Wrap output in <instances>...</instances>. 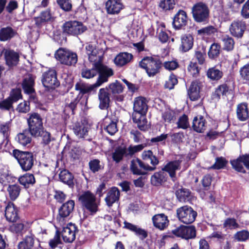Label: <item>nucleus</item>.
<instances>
[{
    "instance_id": "obj_1",
    "label": "nucleus",
    "mask_w": 249,
    "mask_h": 249,
    "mask_svg": "<svg viewBox=\"0 0 249 249\" xmlns=\"http://www.w3.org/2000/svg\"><path fill=\"white\" fill-rule=\"evenodd\" d=\"M95 67L99 69L100 72V75L95 83L92 85H89L82 82H79L76 84L75 89L79 92L80 94L83 95L95 90L104 83L107 82L108 77L113 74V70L107 66L97 64L95 65Z\"/></svg>"
},
{
    "instance_id": "obj_2",
    "label": "nucleus",
    "mask_w": 249,
    "mask_h": 249,
    "mask_svg": "<svg viewBox=\"0 0 249 249\" xmlns=\"http://www.w3.org/2000/svg\"><path fill=\"white\" fill-rule=\"evenodd\" d=\"M191 14L196 22L203 24L209 22L210 11L205 3L199 1L194 4L191 9Z\"/></svg>"
},
{
    "instance_id": "obj_3",
    "label": "nucleus",
    "mask_w": 249,
    "mask_h": 249,
    "mask_svg": "<svg viewBox=\"0 0 249 249\" xmlns=\"http://www.w3.org/2000/svg\"><path fill=\"white\" fill-rule=\"evenodd\" d=\"M162 61L158 58L145 56L141 59V68L144 69L149 77H154L160 72Z\"/></svg>"
},
{
    "instance_id": "obj_4",
    "label": "nucleus",
    "mask_w": 249,
    "mask_h": 249,
    "mask_svg": "<svg viewBox=\"0 0 249 249\" xmlns=\"http://www.w3.org/2000/svg\"><path fill=\"white\" fill-rule=\"evenodd\" d=\"M83 207L91 214H95L98 211L99 202L96 199L94 194L89 191L82 194L79 197Z\"/></svg>"
},
{
    "instance_id": "obj_5",
    "label": "nucleus",
    "mask_w": 249,
    "mask_h": 249,
    "mask_svg": "<svg viewBox=\"0 0 249 249\" xmlns=\"http://www.w3.org/2000/svg\"><path fill=\"white\" fill-rule=\"evenodd\" d=\"M142 157L144 161H141V176L147 174V171H152L156 169L155 166L159 161L157 158L154 156L151 150H144Z\"/></svg>"
},
{
    "instance_id": "obj_6",
    "label": "nucleus",
    "mask_w": 249,
    "mask_h": 249,
    "mask_svg": "<svg viewBox=\"0 0 249 249\" xmlns=\"http://www.w3.org/2000/svg\"><path fill=\"white\" fill-rule=\"evenodd\" d=\"M54 56L61 64L67 66H74L77 62L76 53L65 48L58 49Z\"/></svg>"
},
{
    "instance_id": "obj_7",
    "label": "nucleus",
    "mask_w": 249,
    "mask_h": 249,
    "mask_svg": "<svg viewBox=\"0 0 249 249\" xmlns=\"http://www.w3.org/2000/svg\"><path fill=\"white\" fill-rule=\"evenodd\" d=\"M176 213L179 221L185 224L193 223L197 215V212L188 205H184L178 208Z\"/></svg>"
},
{
    "instance_id": "obj_8",
    "label": "nucleus",
    "mask_w": 249,
    "mask_h": 249,
    "mask_svg": "<svg viewBox=\"0 0 249 249\" xmlns=\"http://www.w3.org/2000/svg\"><path fill=\"white\" fill-rule=\"evenodd\" d=\"M13 154L14 157L18 161L22 170L27 171L31 170L34 161V157L32 153L14 150Z\"/></svg>"
},
{
    "instance_id": "obj_9",
    "label": "nucleus",
    "mask_w": 249,
    "mask_h": 249,
    "mask_svg": "<svg viewBox=\"0 0 249 249\" xmlns=\"http://www.w3.org/2000/svg\"><path fill=\"white\" fill-rule=\"evenodd\" d=\"M63 29L65 34L76 36L85 32L87 30V27L80 21L71 20L63 24Z\"/></svg>"
},
{
    "instance_id": "obj_10",
    "label": "nucleus",
    "mask_w": 249,
    "mask_h": 249,
    "mask_svg": "<svg viewBox=\"0 0 249 249\" xmlns=\"http://www.w3.org/2000/svg\"><path fill=\"white\" fill-rule=\"evenodd\" d=\"M27 121L31 135L35 137H38L43 128L42 121L40 116L36 113H31Z\"/></svg>"
},
{
    "instance_id": "obj_11",
    "label": "nucleus",
    "mask_w": 249,
    "mask_h": 249,
    "mask_svg": "<svg viewBox=\"0 0 249 249\" xmlns=\"http://www.w3.org/2000/svg\"><path fill=\"white\" fill-rule=\"evenodd\" d=\"M172 233L176 236L181 237L185 240L194 239L196 235V227L193 225H180L173 230Z\"/></svg>"
},
{
    "instance_id": "obj_12",
    "label": "nucleus",
    "mask_w": 249,
    "mask_h": 249,
    "mask_svg": "<svg viewBox=\"0 0 249 249\" xmlns=\"http://www.w3.org/2000/svg\"><path fill=\"white\" fill-rule=\"evenodd\" d=\"M247 28V24L245 21L236 19L231 22L229 30L231 36L237 39H240L243 37Z\"/></svg>"
},
{
    "instance_id": "obj_13",
    "label": "nucleus",
    "mask_w": 249,
    "mask_h": 249,
    "mask_svg": "<svg viewBox=\"0 0 249 249\" xmlns=\"http://www.w3.org/2000/svg\"><path fill=\"white\" fill-rule=\"evenodd\" d=\"M188 19L186 12L179 9L173 18L172 26L176 30H184L188 25Z\"/></svg>"
},
{
    "instance_id": "obj_14",
    "label": "nucleus",
    "mask_w": 249,
    "mask_h": 249,
    "mask_svg": "<svg viewBox=\"0 0 249 249\" xmlns=\"http://www.w3.org/2000/svg\"><path fill=\"white\" fill-rule=\"evenodd\" d=\"M230 163L232 167L237 172L243 174L246 173L242 163L249 170V153L240 155L236 159L231 160Z\"/></svg>"
},
{
    "instance_id": "obj_15",
    "label": "nucleus",
    "mask_w": 249,
    "mask_h": 249,
    "mask_svg": "<svg viewBox=\"0 0 249 249\" xmlns=\"http://www.w3.org/2000/svg\"><path fill=\"white\" fill-rule=\"evenodd\" d=\"M42 82L43 86L49 89H53L59 85L55 71L53 69L45 72L42 75Z\"/></svg>"
},
{
    "instance_id": "obj_16",
    "label": "nucleus",
    "mask_w": 249,
    "mask_h": 249,
    "mask_svg": "<svg viewBox=\"0 0 249 249\" xmlns=\"http://www.w3.org/2000/svg\"><path fill=\"white\" fill-rule=\"evenodd\" d=\"M181 160H175L167 162L161 169L164 173H167L174 182L177 180L176 171L181 169Z\"/></svg>"
},
{
    "instance_id": "obj_17",
    "label": "nucleus",
    "mask_w": 249,
    "mask_h": 249,
    "mask_svg": "<svg viewBox=\"0 0 249 249\" xmlns=\"http://www.w3.org/2000/svg\"><path fill=\"white\" fill-rule=\"evenodd\" d=\"M194 45V36L190 34H184L180 36V43L179 51L182 53L189 52L192 49Z\"/></svg>"
},
{
    "instance_id": "obj_18",
    "label": "nucleus",
    "mask_w": 249,
    "mask_h": 249,
    "mask_svg": "<svg viewBox=\"0 0 249 249\" xmlns=\"http://www.w3.org/2000/svg\"><path fill=\"white\" fill-rule=\"evenodd\" d=\"M231 89L226 83H223L218 86L213 91L211 96V100L215 102H218L221 97L224 98L231 93Z\"/></svg>"
},
{
    "instance_id": "obj_19",
    "label": "nucleus",
    "mask_w": 249,
    "mask_h": 249,
    "mask_svg": "<svg viewBox=\"0 0 249 249\" xmlns=\"http://www.w3.org/2000/svg\"><path fill=\"white\" fill-rule=\"evenodd\" d=\"M202 88V83L198 80H194L187 90V94L190 100L195 101L200 98V92Z\"/></svg>"
},
{
    "instance_id": "obj_20",
    "label": "nucleus",
    "mask_w": 249,
    "mask_h": 249,
    "mask_svg": "<svg viewBox=\"0 0 249 249\" xmlns=\"http://www.w3.org/2000/svg\"><path fill=\"white\" fill-rule=\"evenodd\" d=\"M76 230L75 225L72 223H69L63 228L61 235L65 242L71 243L74 240Z\"/></svg>"
},
{
    "instance_id": "obj_21",
    "label": "nucleus",
    "mask_w": 249,
    "mask_h": 249,
    "mask_svg": "<svg viewBox=\"0 0 249 249\" xmlns=\"http://www.w3.org/2000/svg\"><path fill=\"white\" fill-rule=\"evenodd\" d=\"M168 179L167 173H164L161 169L158 172H156L150 178V182L152 186L160 187L163 186Z\"/></svg>"
},
{
    "instance_id": "obj_22",
    "label": "nucleus",
    "mask_w": 249,
    "mask_h": 249,
    "mask_svg": "<svg viewBox=\"0 0 249 249\" xmlns=\"http://www.w3.org/2000/svg\"><path fill=\"white\" fill-rule=\"evenodd\" d=\"M152 222L154 226L160 230L166 228L169 223L167 216L164 213H159L152 217Z\"/></svg>"
},
{
    "instance_id": "obj_23",
    "label": "nucleus",
    "mask_w": 249,
    "mask_h": 249,
    "mask_svg": "<svg viewBox=\"0 0 249 249\" xmlns=\"http://www.w3.org/2000/svg\"><path fill=\"white\" fill-rule=\"evenodd\" d=\"M146 99L141 96V131L148 130L151 127L150 124H148V121L145 117L148 107L146 103Z\"/></svg>"
},
{
    "instance_id": "obj_24",
    "label": "nucleus",
    "mask_w": 249,
    "mask_h": 249,
    "mask_svg": "<svg viewBox=\"0 0 249 249\" xmlns=\"http://www.w3.org/2000/svg\"><path fill=\"white\" fill-rule=\"evenodd\" d=\"M175 195L180 202L190 203L193 199V196L191 191L189 189L182 187L176 191Z\"/></svg>"
},
{
    "instance_id": "obj_25",
    "label": "nucleus",
    "mask_w": 249,
    "mask_h": 249,
    "mask_svg": "<svg viewBox=\"0 0 249 249\" xmlns=\"http://www.w3.org/2000/svg\"><path fill=\"white\" fill-rule=\"evenodd\" d=\"M106 8L108 14H116L123 8V4L121 0H108L106 3Z\"/></svg>"
},
{
    "instance_id": "obj_26",
    "label": "nucleus",
    "mask_w": 249,
    "mask_h": 249,
    "mask_svg": "<svg viewBox=\"0 0 249 249\" xmlns=\"http://www.w3.org/2000/svg\"><path fill=\"white\" fill-rule=\"evenodd\" d=\"M236 113L237 118L239 121L241 122L247 121L249 118L248 104L246 102H242L238 104Z\"/></svg>"
},
{
    "instance_id": "obj_27",
    "label": "nucleus",
    "mask_w": 249,
    "mask_h": 249,
    "mask_svg": "<svg viewBox=\"0 0 249 249\" xmlns=\"http://www.w3.org/2000/svg\"><path fill=\"white\" fill-rule=\"evenodd\" d=\"M74 206V202L73 200H69L66 203L63 204L59 210V216L57 219L63 221V218L68 216L72 212Z\"/></svg>"
},
{
    "instance_id": "obj_28",
    "label": "nucleus",
    "mask_w": 249,
    "mask_h": 249,
    "mask_svg": "<svg viewBox=\"0 0 249 249\" xmlns=\"http://www.w3.org/2000/svg\"><path fill=\"white\" fill-rule=\"evenodd\" d=\"M206 124L207 121L203 116H196L193 120V129L197 133H203L207 128Z\"/></svg>"
},
{
    "instance_id": "obj_29",
    "label": "nucleus",
    "mask_w": 249,
    "mask_h": 249,
    "mask_svg": "<svg viewBox=\"0 0 249 249\" xmlns=\"http://www.w3.org/2000/svg\"><path fill=\"white\" fill-rule=\"evenodd\" d=\"M18 209L16 206L11 202L7 204L5 211V215L6 219L14 222L18 218Z\"/></svg>"
},
{
    "instance_id": "obj_30",
    "label": "nucleus",
    "mask_w": 249,
    "mask_h": 249,
    "mask_svg": "<svg viewBox=\"0 0 249 249\" xmlns=\"http://www.w3.org/2000/svg\"><path fill=\"white\" fill-rule=\"evenodd\" d=\"M98 98L100 102L99 107L101 109H107L110 102L109 95L106 89H101L98 92Z\"/></svg>"
},
{
    "instance_id": "obj_31",
    "label": "nucleus",
    "mask_w": 249,
    "mask_h": 249,
    "mask_svg": "<svg viewBox=\"0 0 249 249\" xmlns=\"http://www.w3.org/2000/svg\"><path fill=\"white\" fill-rule=\"evenodd\" d=\"M35 76L31 74H28L24 77L22 86L26 93L32 94L35 92Z\"/></svg>"
},
{
    "instance_id": "obj_32",
    "label": "nucleus",
    "mask_w": 249,
    "mask_h": 249,
    "mask_svg": "<svg viewBox=\"0 0 249 249\" xmlns=\"http://www.w3.org/2000/svg\"><path fill=\"white\" fill-rule=\"evenodd\" d=\"M221 41L222 43L223 50L227 52H231L233 50L235 46V41L232 36L229 35H223L221 36Z\"/></svg>"
},
{
    "instance_id": "obj_33",
    "label": "nucleus",
    "mask_w": 249,
    "mask_h": 249,
    "mask_svg": "<svg viewBox=\"0 0 249 249\" xmlns=\"http://www.w3.org/2000/svg\"><path fill=\"white\" fill-rule=\"evenodd\" d=\"M6 63L9 66L16 65L19 60L18 54L11 50H6L4 52Z\"/></svg>"
},
{
    "instance_id": "obj_34",
    "label": "nucleus",
    "mask_w": 249,
    "mask_h": 249,
    "mask_svg": "<svg viewBox=\"0 0 249 249\" xmlns=\"http://www.w3.org/2000/svg\"><path fill=\"white\" fill-rule=\"evenodd\" d=\"M120 192L117 188H112L107 193L105 201L108 207H111L114 203L119 200Z\"/></svg>"
},
{
    "instance_id": "obj_35",
    "label": "nucleus",
    "mask_w": 249,
    "mask_h": 249,
    "mask_svg": "<svg viewBox=\"0 0 249 249\" xmlns=\"http://www.w3.org/2000/svg\"><path fill=\"white\" fill-rule=\"evenodd\" d=\"M89 128L88 124L78 123L75 124L73 131L78 138H82L88 135Z\"/></svg>"
},
{
    "instance_id": "obj_36",
    "label": "nucleus",
    "mask_w": 249,
    "mask_h": 249,
    "mask_svg": "<svg viewBox=\"0 0 249 249\" xmlns=\"http://www.w3.org/2000/svg\"><path fill=\"white\" fill-rule=\"evenodd\" d=\"M134 112L132 114V119L134 123L137 124V127L140 128V97L136 98L133 106Z\"/></svg>"
},
{
    "instance_id": "obj_37",
    "label": "nucleus",
    "mask_w": 249,
    "mask_h": 249,
    "mask_svg": "<svg viewBox=\"0 0 249 249\" xmlns=\"http://www.w3.org/2000/svg\"><path fill=\"white\" fill-rule=\"evenodd\" d=\"M131 54L127 53H120L114 59V63L118 66L122 67L128 63L132 59Z\"/></svg>"
},
{
    "instance_id": "obj_38",
    "label": "nucleus",
    "mask_w": 249,
    "mask_h": 249,
    "mask_svg": "<svg viewBox=\"0 0 249 249\" xmlns=\"http://www.w3.org/2000/svg\"><path fill=\"white\" fill-rule=\"evenodd\" d=\"M117 120H112L109 118L105 120L104 125L107 132L110 135H114L118 131L117 124Z\"/></svg>"
},
{
    "instance_id": "obj_39",
    "label": "nucleus",
    "mask_w": 249,
    "mask_h": 249,
    "mask_svg": "<svg viewBox=\"0 0 249 249\" xmlns=\"http://www.w3.org/2000/svg\"><path fill=\"white\" fill-rule=\"evenodd\" d=\"M94 62V63L92 69H89L88 68H84L82 70L81 75L83 78L90 79L94 77L98 73H99V76L100 75L99 70L95 67V65L97 64H100L102 66L104 65L100 62Z\"/></svg>"
},
{
    "instance_id": "obj_40",
    "label": "nucleus",
    "mask_w": 249,
    "mask_h": 249,
    "mask_svg": "<svg viewBox=\"0 0 249 249\" xmlns=\"http://www.w3.org/2000/svg\"><path fill=\"white\" fill-rule=\"evenodd\" d=\"M194 57L197 60L198 64L203 65L206 57V49L204 46L197 47L194 52Z\"/></svg>"
},
{
    "instance_id": "obj_41",
    "label": "nucleus",
    "mask_w": 249,
    "mask_h": 249,
    "mask_svg": "<svg viewBox=\"0 0 249 249\" xmlns=\"http://www.w3.org/2000/svg\"><path fill=\"white\" fill-rule=\"evenodd\" d=\"M18 180L20 184L24 186L25 188H29L31 185H33L36 182L34 176L30 173H26L20 176L18 178Z\"/></svg>"
},
{
    "instance_id": "obj_42",
    "label": "nucleus",
    "mask_w": 249,
    "mask_h": 249,
    "mask_svg": "<svg viewBox=\"0 0 249 249\" xmlns=\"http://www.w3.org/2000/svg\"><path fill=\"white\" fill-rule=\"evenodd\" d=\"M223 75L222 71L217 69L216 66L209 68L207 71L208 78L213 81L220 80Z\"/></svg>"
},
{
    "instance_id": "obj_43",
    "label": "nucleus",
    "mask_w": 249,
    "mask_h": 249,
    "mask_svg": "<svg viewBox=\"0 0 249 249\" xmlns=\"http://www.w3.org/2000/svg\"><path fill=\"white\" fill-rule=\"evenodd\" d=\"M175 4V0H160L158 7L160 11L167 12L172 10Z\"/></svg>"
},
{
    "instance_id": "obj_44",
    "label": "nucleus",
    "mask_w": 249,
    "mask_h": 249,
    "mask_svg": "<svg viewBox=\"0 0 249 249\" xmlns=\"http://www.w3.org/2000/svg\"><path fill=\"white\" fill-rule=\"evenodd\" d=\"M34 244V237L32 235L26 236L18 245V249H31Z\"/></svg>"
},
{
    "instance_id": "obj_45",
    "label": "nucleus",
    "mask_w": 249,
    "mask_h": 249,
    "mask_svg": "<svg viewBox=\"0 0 249 249\" xmlns=\"http://www.w3.org/2000/svg\"><path fill=\"white\" fill-rule=\"evenodd\" d=\"M60 180L63 183L71 186L73 184V177L72 175L67 170L61 171L59 175Z\"/></svg>"
},
{
    "instance_id": "obj_46",
    "label": "nucleus",
    "mask_w": 249,
    "mask_h": 249,
    "mask_svg": "<svg viewBox=\"0 0 249 249\" xmlns=\"http://www.w3.org/2000/svg\"><path fill=\"white\" fill-rule=\"evenodd\" d=\"M86 49L90 62H100V56H97V51L93 45L90 44L87 45Z\"/></svg>"
},
{
    "instance_id": "obj_47",
    "label": "nucleus",
    "mask_w": 249,
    "mask_h": 249,
    "mask_svg": "<svg viewBox=\"0 0 249 249\" xmlns=\"http://www.w3.org/2000/svg\"><path fill=\"white\" fill-rule=\"evenodd\" d=\"M79 101V99L77 95L74 96L71 92L69 93L68 98L66 101V108H70L71 112H73Z\"/></svg>"
},
{
    "instance_id": "obj_48",
    "label": "nucleus",
    "mask_w": 249,
    "mask_h": 249,
    "mask_svg": "<svg viewBox=\"0 0 249 249\" xmlns=\"http://www.w3.org/2000/svg\"><path fill=\"white\" fill-rule=\"evenodd\" d=\"M198 64L196 62L191 61L187 67L188 72L195 78L198 77L200 75L201 68L198 67Z\"/></svg>"
},
{
    "instance_id": "obj_49",
    "label": "nucleus",
    "mask_w": 249,
    "mask_h": 249,
    "mask_svg": "<svg viewBox=\"0 0 249 249\" xmlns=\"http://www.w3.org/2000/svg\"><path fill=\"white\" fill-rule=\"evenodd\" d=\"M18 142L23 146H26L31 142V137L29 132L25 130L17 135Z\"/></svg>"
},
{
    "instance_id": "obj_50",
    "label": "nucleus",
    "mask_w": 249,
    "mask_h": 249,
    "mask_svg": "<svg viewBox=\"0 0 249 249\" xmlns=\"http://www.w3.org/2000/svg\"><path fill=\"white\" fill-rule=\"evenodd\" d=\"M9 196L11 200L17 198L20 192V187L18 184L9 185L7 189Z\"/></svg>"
},
{
    "instance_id": "obj_51",
    "label": "nucleus",
    "mask_w": 249,
    "mask_h": 249,
    "mask_svg": "<svg viewBox=\"0 0 249 249\" xmlns=\"http://www.w3.org/2000/svg\"><path fill=\"white\" fill-rule=\"evenodd\" d=\"M15 32L12 28L7 27L0 30V40L6 41L14 36Z\"/></svg>"
},
{
    "instance_id": "obj_52",
    "label": "nucleus",
    "mask_w": 249,
    "mask_h": 249,
    "mask_svg": "<svg viewBox=\"0 0 249 249\" xmlns=\"http://www.w3.org/2000/svg\"><path fill=\"white\" fill-rule=\"evenodd\" d=\"M221 52V46L218 43H213L208 52V55L211 59H215L217 58Z\"/></svg>"
},
{
    "instance_id": "obj_53",
    "label": "nucleus",
    "mask_w": 249,
    "mask_h": 249,
    "mask_svg": "<svg viewBox=\"0 0 249 249\" xmlns=\"http://www.w3.org/2000/svg\"><path fill=\"white\" fill-rule=\"evenodd\" d=\"M217 32V29L213 25H209L197 30V35L202 36H210Z\"/></svg>"
},
{
    "instance_id": "obj_54",
    "label": "nucleus",
    "mask_w": 249,
    "mask_h": 249,
    "mask_svg": "<svg viewBox=\"0 0 249 249\" xmlns=\"http://www.w3.org/2000/svg\"><path fill=\"white\" fill-rule=\"evenodd\" d=\"M124 155H127V149L124 147H120L115 149L113 153L112 158L116 162H119Z\"/></svg>"
},
{
    "instance_id": "obj_55",
    "label": "nucleus",
    "mask_w": 249,
    "mask_h": 249,
    "mask_svg": "<svg viewBox=\"0 0 249 249\" xmlns=\"http://www.w3.org/2000/svg\"><path fill=\"white\" fill-rule=\"evenodd\" d=\"M178 83V80L177 76L173 73H172L169 75L168 79L165 82L164 87L165 89L169 90L174 89L175 86Z\"/></svg>"
},
{
    "instance_id": "obj_56",
    "label": "nucleus",
    "mask_w": 249,
    "mask_h": 249,
    "mask_svg": "<svg viewBox=\"0 0 249 249\" xmlns=\"http://www.w3.org/2000/svg\"><path fill=\"white\" fill-rule=\"evenodd\" d=\"M228 161L223 157H217L215 163L210 167L211 169L219 170L223 169L227 165Z\"/></svg>"
},
{
    "instance_id": "obj_57",
    "label": "nucleus",
    "mask_w": 249,
    "mask_h": 249,
    "mask_svg": "<svg viewBox=\"0 0 249 249\" xmlns=\"http://www.w3.org/2000/svg\"><path fill=\"white\" fill-rule=\"evenodd\" d=\"M177 126L178 128L186 129L190 127L188 117L187 115L183 114L180 116L177 122Z\"/></svg>"
},
{
    "instance_id": "obj_58",
    "label": "nucleus",
    "mask_w": 249,
    "mask_h": 249,
    "mask_svg": "<svg viewBox=\"0 0 249 249\" xmlns=\"http://www.w3.org/2000/svg\"><path fill=\"white\" fill-rule=\"evenodd\" d=\"M108 87L112 94H120L122 93L124 90V87L117 80L109 84Z\"/></svg>"
},
{
    "instance_id": "obj_59",
    "label": "nucleus",
    "mask_w": 249,
    "mask_h": 249,
    "mask_svg": "<svg viewBox=\"0 0 249 249\" xmlns=\"http://www.w3.org/2000/svg\"><path fill=\"white\" fill-rule=\"evenodd\" d=\"M234 238L239 242L246 241L249 238V231L246 230L237 231L234 235Z\"/></svg>"
},
{
    "instance_id": "obj_60",
    "label": "nucleus",
    "mask_w": 249,
    "mask_h": 249,
    "mask_svg": "<svg viewBox=\"0 0 249 249\" xmlns=\"http://www.w3.org/2000/svg\"><path fill=\"white\" fill-rule=\"evenodd\" d=\"M213 177L210 174H206L203 176L201 180L203 189L205 191H208L210 189Z\"/></svg>"
},
{
    "instance_id": "obj_61",
    "label": "nucleus",
    "mask_w": 249,
    "mask_h": 249,
    "mask_svg": "<svg viewBox=\"0 0 249 249\" xmlns=\"http://www.w3.org/2000/svg\"><path fill=\"white\" fill-rule=\"evenodd\" d=\"M239 225L234 218H227L223 223V228L231 230L238 228Z\"/></svg>"
},
{
    "instance_id": "obj_62",
    "label": "nucleus",
    "mask_w": 249,
    "mask_h": 249,
    "mask_svg": "<svg viewBox=\"0 0 249 249\" xmlns=\"http://www.w3.org/2000/svg\"><path fill=\"white\" fill-rule=\"evenodd\" d=\"M60 7L65 11H70L72 8L71 0H56Z\"/></svg>"
},
{
    "instance_id": "obj_63",
    "label": "nucleus",
    "mask_w": 249,
    "mask_h": 249,
    "mask_svg": "<svg viewBox=\"0 0 249 249\" xmlns=\"http://www.w3.org/2000/svg\"><path fill=\"white\" fill-rule=\"evenodd\" d=\"M240 75L242 79L244 80L249 81V63H247L242 67L239 71Z\"/></svg>"
},
{
    "instance_id": "obj_64",
    "label": "nucleus",
    "mask_w": 249,
    "mask_h": 249,
    "mask_svg": "<svg viewBox=\"0 0 249 249\" xmlns=\"http://www.w3.org/2000/svg\"><path fill=\"white\" fill-rule=\"evenodd\" d=\"M24 228V225L21 222L13 223L9 227L10 231L14 233H20Z\"/></svg>"
}]
</instances>
